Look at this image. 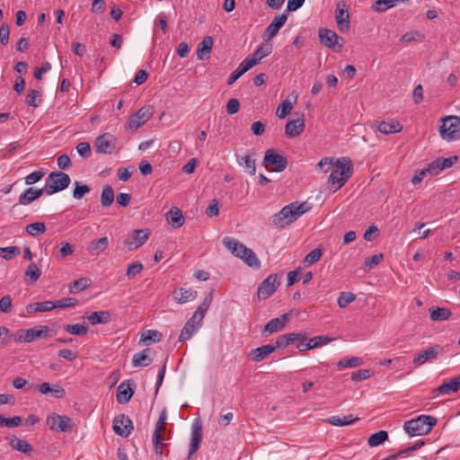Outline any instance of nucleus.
I'll list each match as a JSON object with an SVG mask.
<instances>
[{"mask_svg":"<svg viewBox=\"0 0 460 460\" xmlns=\"http://www.w3.org/2000/svg\"><path fill=\"white\" fill-rule=\"evenodd\" d=\"M166 219L168 223L173 227V228H179L181 227L185 221V218L182 215V212L181 209L177 208H171L166 213Z\"/></svg>","mask_w":460,"mask_h":460,"instance_id":"29","label":"nucleus"},{"mask_svg":"<svg viewBox=\"0 0 460 460\" xmlns=\"http://www.w3.org/2000/svg\"><path fill=\"white\" fill-rule=\"evenodd\" d=\"M363 364V359L358 357H352L350 358H341L338 364L337 367L340 369L346 368V367H356Z\"/></svg>","mask_w":460,"mask_h":460,"instance_id":"50","label":"nucleus"},{"mask_svg":"<svg viewBox=\"0 0 460 460\" xmlns=\"http://www.w3.org/2000/svg\"><path fill=\"white\" fill-rule=\"evenodd\" d=\"M47 326H35L26 331H21L22 333L19 334L15 341L23 342H31L36 339L45 338L48 335Z\"/></svg>","mask_w":460,"mask_h":460,"instance_id":"14","label":"nucleus"},{"mask_svg":"<svg viewBox=\"0 0 460 460\" xmlns=\"http://www.w3.org/2000/svg\"><path fill=\"white\" fill-rule=\"evenodd\" d=\"M60 249H59V256H58V259L64 260L67 256L72 255L75 252L74 245L70 244L67 242L61 243H60Z\"/></svg>","mask_w":460,"mask_h":460,"instance_id":"63","label":"nucleus"},{"mask_svg":"<svg viewBox=\"0 0 460 460\" xmlns=\"http://www.w3.org/2000/svg\"><path fill=\"white\" fill-rule=\"evenodd\" d=\"M112 429L116 434L127 438L134 428L131 420L128 416L119 414L115 417Z\"/></svg>","mask_w":460,"mask_h":460,"instance_id":"12","label":"nucleus"},{"mask_svg":"<svg viewBox=\"0 0 460 460\" xmlns=\"http://www.w3.org/2000/svg\"><path fill=\"white\" fill-rule=\"evenodd\" d=\"M35 199L34 194L32 192V187L28 188L22 192L19 197V204L21 205H29L33 202Z\"/></svg>","mask_w":460,"mask_h":460,"instance_id":"61","label":"nucleus"},{"mask_svg":"<svg viewBox=\"0 0 460 460\" xmlns=\"http://www.w3.org/2000/svg\"><path fill=\"white\" fill-rule=\"evenodd\" d=\"M279 286L277 274L269 275L259 286L257 295L259 299H267Z\"/></svg>","mask_w":460,"mask_h":460,"instance_id":"9","label":"nucleus"},{"mask_svg":"<svg viewBox=\"0 0 460 460\" xmlns=\"http://www.w3.org/2000/svg\"><path fill=\"white\" fill-rule=\"evenodd\" d=\"M22 419L20 416L6 418L0 414V427L14 428L22 424Z\"/></svg>","mask_w":460,"mask_h":460,"instance_id":"54","label":"nucleus"},{"mask_svg":"<svg viewBox=\"0 0 460 460\" xmlns=\"http://www.w3.org/2000/svg\"><path fill=\"white\" fill-rule=\"evenodd\" d=\"M451 312L445 307H437L430 312V318L433 321H445L449 319Z\"/></svg>","mask_w":460,"mask_h":460,"instance_id":"51","label":"nucleus"},{"mask_svg":"<svg viewBox=\"0 0 460 460\" xmlns=\"http://www.w3.org/2000/svg\"><path fill=\"white\" fill-rule=\"evenodd\" d=\"M108 245V237L104 236L96 240H93L89 243L87 250L91 255H99L107 249Z\"/></svg>","mask_w":460,"mask_h":460,"instance_id":"30","label":"nucleus"},{"mask_svg":"<svg viewBox=\"0 0 460 460\" xmlns=\"http://www.w3.org/2000/svg\"><path fill=\"white\" fill-rule=\"evenodd\" d=\"M45 231L46 226L42 222L31 223L26 226V233L32 236L44 234Z\"/></svg>","mask_w":460,"mask_h":460,"instance_id":"53","label":"nucleus"},{"mask_svg":"<svg viewBox=\"0 0 460 460\" xmlns=\"http://www.w3.org/2000/svg\"><path fill=\"white\" fill-rule=\"evenodd\" d=\"M388 439V433L385 430H380L372 434L367 440L371 447H377Z\"/></svg>","mask_w":460,"mask_h":460,"instance_id":"47","label":"nucleus"},{"mask_svg":"<svg viewBox=\"0 0 460 460\" xmlns=\"http://www.w3.org/2000/svg\"><path fill=\"white\" fill-rule=\"evenodd\" d=\"M63 328L66 332L80 337L86 335L88 332V327L84 324H66Z\"/></svg>","mask_w":460,"mask_h":460,"instance_id":"49","label":"nucleus"},{"mask_svg":"<svg viewBox=\"0 0 460 460\" xmlns=\"http://www.w3.org/2000/svg\"><path fill=\"white\" fill-rule=\"evenodd\" d=\"M251 67L244 60L239 65V66L229 75L227 79V84H233L240 76L250 70Z\"/></svg>","mask_w":460,"mask_h":460,"instance_id":"48","label":"nucleus"},{"mask_svg":"<svg viewBox=\"0 0 460 460\" xmlns=\"http://www.w3.org/2000/svg\"><path fill=\"white\" fill-rule=\"evenodd\" d=\"M89 323L95 325L99 323H108L111 317L108 311L93 312L92 314L84 316Z\"/></svg>","mask_w":460,"mask_h":460,"instance_id":"35","label":"nucleus"},{"mask_svg":"<svg viewBox=\"0 0 460 460\" xmlns=\"http://www.w3.org/2000/svg\"><path fill=\"white\" fill-rule=\"evenodd\" d=\"M78 300L75 297H66L60 300L52 301V305H54V308H66V307H74L77 305Z\"/></svg>","mask_w":460,"mask_h":460,"instance_id":"57","label":"nucleus"},{"mask_svg":"<svg viewBox=\"0 0 460 460\" xmlns=\"http://www.w3.org/2000/svg\"><path fill=\"white\" fill-rule=\"evenodd\" d=\"M41 101L40 93L37 90H31L26 96L25 102L28 106L36 108L40 106Z\"/></svg>","mask_w":460,"mask_h":460,"instance_id":"52","label":"nucleus"},{"mask_svg":"<svg viewBox=\"0 0 460 460\" xmlns=\"http://www.w3.org/2000/svg\"><path fill=\"white\" fill-rule=\"evenodd\" d=\"M213 299V292L211 291L203 300V302L198 306L197 310L193 314L198 319V325L201 326V322L205 317L207 311L208 310Z\"/></svg>","mask_w":460,"mask_h":460,"instance_id":"34","label":"nucleus"},{"mask_svg":"<svg viewBox=\"0 0 460 460\" xmlns=\"http://www.w3.org/2000/svg\"><path fill=\"white\" fill-rule=\"evenodd\" d=\"M134 394V390L129 386V380L122 382L117 389L116 398L119 403H127Z\"/></svg>","mask_w":460,"mask_h":460,"instance_id":"24","label":"nucleus"},{"mask_svg":"<svg viewBox=\"0 0 460 460\" xmlns=\"http://www.w3.org/2000/svg\"><path fill=\"white\" fill-rule=\"evenodd\" d=\"M460 389V375L456 377L451 378L447 381H445L441 384L438 388V393L441 394H450L451 393H456Z\"/></svg>","mask_w":460,"mask_h":460,"instance_id":"28","label":"nucleus"},{"mask_svg":"<svg viewBox=\"0 0 460 460\" xmlns=\"http://www.w3.org/2000/svg\"><path fill=\"white\" fill-rule=\"evenodd\" d=\"M263 164L268 171L281 172L287 168L288 160L274 149H269L265 153Z\"/></svg>","mask_w":460,"mask_h":460,"instance_id":"7","label":"nucleus"},{"mask_svg":"<svg viewBox=\"0 0 460 460\" xmlns=\"http://www.w3.org/2000/svg\"><path fill=\"white\" fill-rule=\"evenodd\" d=\"M20 254V249L17 246H9L4 248H0V255L4 260H11L15 255Z\"/></svg>","mask_w":460,"mask_h":460,"instance_id":"62","label":"nucleus"},{"mask_svg":"<svg viewBox=\"0 0 460 460\" xmlns=\"http://www.w3.org/2000/svg\"><path fill=\"white\" fill-rule=\"evenodd\" d=\"M166 419H167V412L166 409H163V411L159 414L158 420L155 424V429L153 434V437L159 438H164V432L165 431L166 427Z\"/></svg>","mask_w":460,"mask_h":460,"instance_id":"43","label":"nucleus"},{"mask_svg":"<svg viewBox=\"0 0 460 460\" xmlns=\"http://www.w3.org/2000/svg\"><path fill=\"white\" fill-rule=\"evenodd\" d=\"M223 243L238 258H241L242 253L246 251V246L234 238L226 237L223 240Z\"/></svg>","mask_w":460,"mask_h":460,"instance_id":"32","label":"nucleus"},{"mask_svg":"<svg viewBox=\"0 0 460 460\" xmlns=\"http://www.w3.org/2000/svg\"><path fill=\"white\" fill-rule=\"evenodd\" d=\"M213 46V39L210 36L203 38L202 41L198 45L197 58L199 60H205L209 58Z\"/></svg>","mask_w":460,"mask_h":460,"instance_id":"26","label":"nucleus"},{"mask_svg":"<svg viewBox=\"0 0 460 460\" xmlns=\"http://www.w3.org/2000/svg\"><path fill=\"white\" fill-rule=\"evenodd\" d=\"M54 305H52V301H44L41 303H32L26 305V312L29 314H35L38 312H48L54 309Z\"/></svg>","mask_w":460,"mask_h":460,"instance_id":"38","label":"nucleus"},{"mask_svg":"<svg viewBox=\"0 0 460 460\" xmlns=\"http://www.w3.org/2000/svg\"><path fill=\"white\" fill-rule=\"evenodd\" d=\"M70 177L67 173L57 171L51 172L46 181L45 192L53 195L66 189L70 184Z\"/></svg>","mask_w":460,"mask_h":460,"instance_id":"4","label":"nucleus"},{"mask_svg":"<svg viewBox=\"0 0 460 460\" xmlns=\"http://www.w3.org/2000/svg\"><path fill=\"white\" fill-rule=\"evenodd\" d=\"M149 349H146L141 352L136 353L132 358V365L134 367H147L152 363V358L149 357Z\"/></svg>","mask_w":460,"mask_h":460,"instance_id":"39","label":"nucleus"},{"mask_svg":"<svg viewBox=\"0 0 460 460\" xmlns=\"http://www.w3.org/2000/svg\"><path fill=\"white\" fill-rule=\"evenodd\" d=\"M318 36L320 42L329 49L339 52L342 49V44H339V40L343 41L344 40L337 35V33L332 30L321 28L318 31Z\"/></svg>","mask_w":460,"mask_h":460,"instance_id":"8","label":"nucleus"},{"mask_svg":"<svg viewBox=\"0 0 460 460\" xmlns=\"http://www.w3.org/2000/svg\"><path fill=\"white\" fill-rule=\"evenodd\" d=\"M440 136L447 141H452L460 137V118L456 116H447L443 119L440 126Z\"/></svg>","mask_w":460,"mask_h":460,"instance_id":"5","label":"nucleus"},{"mask_svg":"<svg viewBox=\"0 0 460 460\" xmlns=\"http://www.w3.org/2000/svg\"><path fill=\"white\" fill-rule=\"evenodd\" d=\"M40 274L41 272L35 263H31L25 271V276L29 277L31 279V282L37 281L40 277Z\"/></svg>","mask_w":460,"mask_h":460,"instance_id":"64","label":"nucleus"},{"mask_svg":"<svg viewBox=\"0 0 460 460\" xmlns=\"http://www.w3.org/2000/svg\"><path fill=\"white\" fill-rule=\"evenodd\" d=\"M153 116V107H142L133 116L130 117L128 128L137 129L145 124Z\"/></svg>","mask_w":460,"mask_h":460,"instance_id":"11","label":"nucleus"},{"mask_svg":"<svg viewBox=\"0 0 460 460\" xmlns=\"http://www.w3.org/2000/svg\"><path fill=\"white\" fill-rule=\"evenodd\" d=\"M358 418H353L352 414H349L347 416H343L342 418L340 416H332L326 420V421L333 426L343 427L353 422L357 421Z\"/></svg>","mask_w":460,"mask_h":460,"instance_id":"40","label":"nucleus"},{"mask_svg":"<svg viewBox=\"0 0 460 460\" xmlns=\"http://www.w3.org/2000/svg\"><path fill=\"white\" fill-rule=\"evenodd\" d=\"M457 159L456 155L448 158L438 157L428 164L427 171L430 175H438L441 171L450 168Z\"/></svg>","mask_w":460,"mask_h":460,"instance_id":"15","label":"nucleus"},{"mask_svg":"<svg viewBox=\"0 0 460 460\" xmlns=\"http://www.w3.org/2000/svg\"><path fill=\"white\" fill-rule=\"evenodd\" d=\"M437 424V419L430 415H420L404 422V430L411 437L429 434Z\"/></svg>","mask_w":460,"mask_h":460,"instance_id":"3","label":"nucleus"},{"mask_svg":"<svg viewBox=\"0 0 460 460\" xmlns=\"http://www.w3.org/2000/svg\"><path fill=\"white\" fill-rule=\"evenodd\" d=\"M288 13H287L286 12H284L281 14L276 15L274 17V19L272 20V22L265 29V31L262 34V38L265 40H270L272 38H274L278 34L280 28L286 23V22L288 20Z\"/></svg>","mask_w":460,"mask_h":460,"instance_id":"13","label":"nucleus"},{"mask_svg":"<svg viewBox=\"0 0 460 460\" xmlns=\"http://www.w3.org/2000/svg\"><path fill=\"white\" fill-rule=\"evenodd\" d=\"M293 108L292 103L288 100H285L279 105L276 111V115L279 119H284L291 111Z\"/></svg>","mask_w":460,"mask_h":460,"instance_id":"58","label":"nucleus"},{"mask_svg":"<svg viewBox=\"0 0 460 460\" xmlns=\"http://www.w3.org/2000/svg\"><path fill=\"white\" fill-rule=\"evenodd\" d=\"M332 169V171L329 175L328 183L332 185L337 184L334 188V191H336L351 177L353 169L349 158L346 157L337 159Z\"/></svg>","mask_w":460,"mask_h":460,"instance_id":"2","label":"nucleus"},{"mask_svg":"<svg viewBox=\"0 0 460 460\" xmlns=\"http://www.w3.org/2000/svg\"><path fill=\"white\" fill-rule=\"evenodd\" d=\"M356 299V296L351 292H341L338 297V305L344 308Z\"/></svg>","mask_w":460,"mask_h":460,"instance_id":"56","label":"nucleus"},{"mask_svg":"<svg viewBox=\"0 0 460 460\" xmlns=\"http://www.w3.org/2000/svg\"><path fill=\"white\" fill-rule=\"evenodd\" d=\"M92 285V280L88 278H80L69 283L68 290L70 294H76Z\"/></svg>","mask_w":460,"mask_h":460,"instance_id":"37","label":"nucleus"},{"mask_svg":"<svg viewBox=\"0 0 460 460\" xmlns=\"http://www.w3.org/2000/svg\"><path fill=\"white\" fill-rule=\"evenodd\" d=\"M9 440L10 446L17 451L26 455H31V453L33 451L31 444H29L26 440L17 438L16 436H13L9 438Z\"/></svg>","mask_w":460,"mask_h":460,"instance_id":"33","label":"nucleus"},{"mask_svg":"<svg viewBox=\"0 0 460 460\" xmlns=\"http://www.w3.org/2000/svg\"><path fill=\"white\" fill-rule=\"evenodd\" d=\"M305 128V119L303 116L296 119L289 120L285 127V134L288 137H296L299 136Z\"/></svg>","mask_w":460,"mask_h":460,"instance_id":"22","label":"nucleus"},{"mask_svg":"<svg viewBox=\"0 0 460 460\" xmlns=\"http://www.w3.org/2000/svg\"><path fill=\"white\" fill-rule=\"evenodd\" d=\"M272 51V47L270 45H261L249 57L244 58L246 64L252 68L263 58L268 57Z\"/></svg>","mask_w":460,"mask_h":460,"instance_id":"20","label":"nucleus"},{"mask_svg":"<svg viewBox=\"0 0 460 460\" xmlns=\"http://www.w3.org/2000/svg\"><path fill=\"white\" fill-rule=\"evenodd\" d=\"M112 136L109 133H104L98 137L95 140L94 146L97 153L111 154L114 146L111 144Z\"/></svg>","mask_w":460,"mask_h":460,"instance_id":"21","label":"nucleus"},{"mask_svg":"<svg viewBox=\"0 0 460 460\" xmlns=\"http://www.w3.org/2000/svg\"><path fill=\"white\" fill-rule=\"evenodd\" d=\"M332 341V339L329 336H317L310 339L305 344H299L297 349L300 351H305L328 344Z\"/></svg>","mask_w":460,"mask_h":460,"instance_id":"27","label":"nucleus"},{"mask_svg":"<svg viewBox=\"0 0 460 460\" xmlns=\"http://www.w3.org/2000/svg\"><path fill=\"white\" fill-rule=\"evenodd\" d=\"M408 1L409 0H376L372 5V9L377 13H383L394 6L398 2L405 3Z\"/></svg>","mask_w":460,"mask_h":460,"instance_id":"44","label":"nucleus"},{"mask_svg":"<svg viewBox=\"0 0 460 460\" xmlns=\"http://www.w3.org/2000/svg\"><path fill=\"white\" fill-rule=\"evenodd\" d=\"M202 440V426L199 420H197L192 425L191 438L188 459H190L191 456L195 454L199 447V444Z\"/></svg>","mask_w":460,"mask_h":460,"instance_id":"19","label":"nucleus"},{"mask_svg":"<svg viewBox=\"0 0 460 460\" xmlns=\"http://www.w3.org/2000/svg\"><path fill=\"white\" fill-rule=\"evenodd\" d=\"M238 164L243 165L245 169V172L251 175H254L256 172L255 160L251 157L249 155H245L238 158Z\"/></svg>","mask_w":460,"mask_h":460,"instance_id":"45","label":"nucleus"},{"mask_svg":"<svg viewBox=\"0 0 460 460\" xmlns=\"http://www.w3.org/2000/svg\"><path fill=\"white\" fill-rule=\"evenodd\" d=\"M293 342H294V337H293V333L291 332V333L279 335L277 338L276 343L273 345H274L275 349H278L279 348H286L287 346H288L289 344H291Z\"/></svg>","mask_w":460,"mask_h":460,"instance_id":"55","label":"nucleus"},{"mask_svg":"<svg viewBox=\"0 0 460 460\" xmlns=\"http://www.w3.org/2000/svg\"><path fill=\"white\" fill-rule=\"evenodd\" d=\"M173 296L177 303L184 304L188 301L195 299L197 296V291L181 288L173 292Z\"/></svg>","mask_w":460,"mask_h":460,"instance_id":"36","label":"nucleus"},{"mask_svg":"<svg viewBox=\"0 0 460 460\" xmlns=\"http://www.w3.org/2000/svg\"><path fill=\"white\" fill-rule=\"evenodd\" d=\"M345 7L346 4L344 2L339 3L335 15L338 29L341 32L348 31L349 29V14Z\"/></svg>","mask_w":460,"mask_h":460,"instance_id":"17","label":"nucleus"},{"mask_svg":"<svg viewBox=\"0 0 460 460\" xmlns=\"http://www.w3.org/2000/svg\"><path fill=\"white\" fill-rule=\"evenodd\" d=\"M46 425L51 430L70 433L73 430L74 422L68 416L59 415L53 412L48 415L46 419Z\"/></svg>","mask_w":460,"mask_h":460,"instance_id":"6","label":"nucleus"},{"mask_svg":"<svg viewBox=\"0 0 460 460\" xmlns=\"http://www.w3.org/2000/svg\"><path fill=\"white\" fill-rule=\"evenodd\" d=\"M75 189L73 191V197L75 199H81L85 194L90 192V188L85 184H80L78 181L75 182Z\"/></svg>","mask_w":460,"mask_h":460,"instance_id":"60","label":"nucleus"},{"mask_svg":"<svg viewBox=\"0 0 460 460\" xmlns=\"http://www.w3.org/2000/svg\"><path fill=\"white\" fill-rule=\"evenodd\" d=\"M288 321V314H283L277 318L271 319L262 329V335L271 334L284 330Z\"/></svg>","mask_w":460,"mask_h":460,"instance_id":"16","label":"nucleus"},{"mask_svg":"<svg viewBox=\"0 0 460 460\" xmlns=\"http://www.w3.org/2000/svg\"><path fill=\"white\" fill-rule=\"evenodd\" d=\"M114 201V191L111 186L105 185L101 194V204L102 207H110Z\"/></svg>","mask_w":460,"mask_h":460,"instance_id":"46","label":"nucleus"},{"mask_svg":"<svg viewBox=\"0 0 460 460\" xmlns=\"http://www.w3.org/2000/svg\"><path fill=\"white\" fill-rule=\"evenodd\" d=\"M240 259H242L251 268L259 269L261 267V261L250 248L246 247V251L242 253Z\"/></svg>","mask_w":460,"mask_h":460,"instance_id":"41","label":"nucleus"},{"mask_svg":"<svg viewBox=\"0 0 460 460\" xmlns=\"http://www.w3.org/2000/svg\"><path fill=\"white\" fill-rule=\"evenodd\" d=\"M377 129L385 135H389L401 132L402 125L398 120L382 121L378 124Z\"/></svg>","mask_w":460,"mask_h":460,"instance_id":"31","label":"nucleus"},{"mask_svg":"<svg viewBox=\"0 0 460 460\" xmlns=\"http://www.w3.org/2000/svg\"><path fill=\"white\" fill-rule=\"evenodd\" d=\"M442 352L443 347L438 344L429 347L425 350L418 352L414 356L412 363L415 367H420L429 360L436 359Z\"/></svg>","mask_w":460,"mask_h":460,"instance_id":"10","label":"nucleus"},{"mask_svg":"<svg viewBox=\"0 0 460 460\" xmlns=\"http://www.w3.org/2000/svg\"><path fill=\"white\" fill-rule=\"evenodd\" d=\"M150 234L149 229H139L133 232L132 240L127 239L125 245L129 251H133L143 245L148 239Z\"/></svg>","mask_w":460,"mask_h":460,"instance_id":"18","label":"nucleus"},{"mask_svg":"<svg viewBox=\"0 0 460 460\" xmlns=\"http://www.w3.org/2000/svg\"><path fill=\"white\" fill-rule=\"evenodd\" d=\"M311 209L307 202H292L271 217V224L277 228H284Z\"/></svg>","mask_w":460,"mask_h":460,"instance_id":"1","label":"nucleus"},{"mask_svg":"<svg viewBox=\"0 0 460 460\" xmlns=\"http://www.w3.org/2000/svg\"><path fill=\"white\" fill-rule=\"evenodd\" d=\"M323 254V251L320 247L312 250L304 259V263L311 265L318 261Z\"/></svg>","mask_w":460,"mask_h":460,"instance_id":"59","label":"nucleus"},{"mask_svg":"<svg viewBox=\"0 0 460 460\" xmlns=\"http://www.w3.org/2000/svg\"><path fill=\"white\" fill-rule=\"evenodd\" d=\"M276 350L273 344H267L253 349L249 353V358L253 362H260Z\"/></svg>","mask_w":460,"mask_h":460,"instance_id":"23","label":"nucleus"},{"mask_svg":"<svg viewBox=\"0 0 460 460\" xmlns=\"http://www.w3.org/2000/svg\"><path fill=\"white\" fill-rule=\"evenodd\" d=\"M162 340V333L155 330H147L141 334L140 342L146 345L159 342Z\"/></svg>","mask_w":460,"mask_h":460,"instance_id":"42","label":"nucleus"},{"mask_svg":"<svg viewBox=\"0 0 460 460\" xmlns=\"http://www.w3.org/2000/svg\"><path fill=\"white\" fill-rule=\"evenodd\" d=\"M199 327L200 326L198 325V319L196 318V315H192L183 326L179 337V341H185L190 340Z\"/></svg>","mask_w":460,"mask_h":460,"instance_id":"25","label":"nucleus"}]
</instances>
